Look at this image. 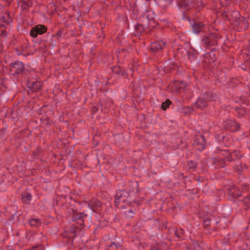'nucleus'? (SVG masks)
I'll return each instance as SVG.
<instances>
[{
    "label": "nucleus",
    "instance_id": "f257e3e1",
    "mask_svg": "<svg viewBox=\"0 0 250 250\" xmlns=\"http://www.w3.org/2000/svg\"><path fill=\"white\" fill-rule=\"evenodd\" d=\"M129 195L125 190H120L117 192L115 196V205L122 208H126V204L129 205L131 203L129 201Z\"/></svg>",
    "mask_w": 250,
    "mask_h": 250
},
{
    "label": "nucleus",
    "instance_id": "f03ea898",
    "mask_svg": "<svg viewBox=\"0 0 250 250\" xmlns=\"http://www.w3.org/2000/svg\"><path fill=\"white\" fill-rule=\"evenodd\" d=\"M214 97L215 95L205 92L198 98V101L196 102V105L197 107L203 109L207 105L209 101L214 100Z\"/></svg>",
    "mask_w": 250,
    "mask_h": 250
},
{
    "label": "nucleus",
    "instance_id": "7ed1b4c3",
    "mask_svg": "<svg viewBox=\"0 0 250 250\" xmlns=\"http://www.w3.org/2000/svg\"><path fill=\"white\" fill-rule=\"evenodd\" d=\"M222 16L223 18L228 19L234 25L238 24L239 20L242 17L239 13L237 11H233L232 12H225L223 13Z\"/></svg>",
    "mask_w": 250,
    "mask_h": 250
},
{
    "label": "nucleus",
    "instance_id": "20e7f679",
    "mask_svg": "<svg viewBox=\"0 0 250 250\" xmlns=\"http://www.w3.org/2000/svg\"><path fill=\"white\" fill-rule=\"evenodd\" d=\"M186 84L184 82H179L175 81L171 82L168 86V88L170 90L171 92H177L182 87H185Z\"/></svg>",
    "mask_w": 250,
    "mask_h": 250
},
{
    "label": "nucleus",
    "instance_id": "39448f33",
    "mask_svg": "<svg viewBox=\"0 0 250 250\" xmlns=\"http://www.w3.org/2000/svg\"><path fill=\"white\" fill-rule=\"evenodd\" d=\"M47 28L44 25H38L32 28L30 35L34 38L37 36L38 34H42L46 32Z\"/></svg>",
    "mask_w": 250,
    "mask_h": 250
},
{
    "label": "nucleus",
    "instance_id": "423d86ee",
    "mask_svg": "<svg viewBox=\"0 0 250 250\" xmlns=\"http://www.w3.org/2000/svg\"><path fill=\"white\" fill-rule=\"evenodd\" d=\"M193 145L194 147L198 150H203L206 145L205 138L202 135L198 136L194 140Z\"/></svg>",
    "mask_w": 250,
    "mask_h": 250
},
{
    "label": "nucleus",
    "instance_id": "0eeeda50",
    "mask_svg": "<svg viewBox=\"0 0 250 250\" xmlns=\"http://www.w3.org/2000/svg\"><path fill=\"white\" fill-rule=\"evenodd\" d=\"M23 63L21 62H18L11 64L10 70L15 73L19 74L23 71Z\"/></svg>",
    "mask_w": 250,
    "mask_h": 250
},
{
    "label": "nucleus",
    "instance_id": "6e6552de",
    "mask_svg": "<svg viewBox=\"0 0 250 250\" xmlns=\"http://www.w3.org/2000/svg\"><path fill=\"white\" fill-rule=\"evenodd\" d=\"M190 24L192 28L193 32L194 33H198L202 31L203 24L201 22H195L194 21H191Z\"/></svg>",
    "mask_w": 250,
    "mask_h": 250
},
{
    "label": "nucleus",
    "instance_id": "1a4fd4ad",
    "mask_svg": "<svg viewBox=\"0 0 250 250\" xmlns=\"http://www.w3.org/2000/svg\"><path fill=\"white\" fill-rule=\"evenodd\" d=\"M28 87L33 91H38L42 86V83L39 81H36L35 82L28 83Z\"/></svg>",
    "mask_w": 250,
    "mask_h": 250
},
{
    "label": "nucleus",
    "instance_id": "9d476101",
    "mask_svg": "<svg viewBox=\"0 0 250 250\" xmlns=\"http://www.w3.org/2000/svg\"><path fill=\"white\" fill-rule=\"evenodd\" d=\"M235 25L238 26V28L241 30H246L248 27L249 21L247 19L242 17L239 20L238 24Z\"/></svg>",
    "mask_w": 250,
    "mask_h": 250
},
{
    "label": "nucleus",
    "instance_id": "9b49d317",
    "mask_svg": "<svg viewBox=\"0 0 250 250\" xmlns=\"http://www.w3.org/2000/svg\"><path fill=\"white\" fill-rule=\"evenodd\" d=\"M18 5L19 7H21L22 10H26L32 5V2L30 0H21Z\"/></svg>",
    "mask_w": 250,
    "mask_h": 250
},
{
    "label": "nucleus",
    "instance_id": "f8f14e48",
    "mask_svg": "<svg viewBox=\"0 0 250 250\" xmlns=\"http://www.w3.org/2000/svg\"><path fill=\"white\" fill-rule=\"evenodd\" d=\"M203 42L207 46L213 45L217 43V41L215 40L213 35L205 37L203 39Z\"/></svg>",
    "mask_w": 250,
    "mask_h": 250
},
{
    "label": "nucleus",
    "instance_id": "ddd939ff",
    "mask_svg": "<svg viewBox=\"0 0 250 250\" xmlns=\"http://www.w3.org/2000/svg\"><path fill=\"white\" fill-rule=\"evenodd\" d=\"M93 211H96V209L101 206L100 202L96 199H93L88 204Z\"/></svg>",
    "mask_w": 250,
    "mask_h": 250
},
{
    "label": "nucleus",
    "instance_id": "4468645a",
    "mask_svg": "<svg viewBox=\"0 0 250 250\" xmlns=\"http://www.w3.org/2000/svg\"><path fill=\"white\" fill-rule=\"evenodd\" d=\"M143 17L148 21H152L154 20V14L151 11L146 10L143 14Z\"/></svg>",
    "mask_w": 250,
    "mask_h": 250
},
{
    "label": "nucleus",
    "instance_id": "2eb2a0df",
    "mask_svg": "<svg viewBox=\"0 0 250 250\" xmlns=\"http://www.w3.org/2000/svg\"><path fill=\"white\" fill-rule=\"evenodd\" d=\"M228 124L229 125L230 129L232 131H237L240 128L239 124L234 121H229Z\"/></svg>",
    "mask_w": 250,
    "mask_h": 250
},
{
    "label": "nucleus",
    "instance_id": "dca6fc26",
    "mask_svg": "<svg viewBox=\"0 0 250 250\" xmlns=\"http://www.w3.org/2000/svg\"><path fill=\"white\" fill-rule=\"evenodd\" d=\"M32 196L29 193H24L22 194V201L25 204H29L31 201Z\"/></svg>",
    "mask_w": 250,
    "mask_h": 250
},
{
    "label": "nucleus",
    "instance_id": "f3484780",
    "mask_svg": "<svg viewBox=\"0 0 250 250\" xmlns=\"http://www.w3.org/2000/svg\"><path fill=\"white\" fill-rule=\"evenodd\" d=\"M192 4V1L189 0H179V5L181 7L187 8L190 7Z\"/></svg>",
    "mask_w": 250,
    "mask_h": 250
},
{
    "label": "nucleus",
    "instance_id": "a211bd4d",
    "mask_svg": "<svg viewBox=\"0 0 250 250\" xmlns=\"http://www.w3.org/2000/svg\"><path fill=\"white\" fill-rule=\"evenodd\" d=\"M162 49L161 44L158 42L152 43L150 47V50L152 52H156Z\"/></svg>",
    "mask_w": 250,
    "mask_h": 250
},
{
    "label": "nucleus",
    "instance_id": "6ab92c4d",
    "mask_svg": "<svg viewBox=\"0 0 250 250\" xmlns=\"http://www.w3.org/2000/svg\"><path fill=\"white\" fill-rule=\"evenodd\" d=\"M72 219L73 220L81 219L83 217V215H84L85 216H86V215L84 214L83 213L79 214L76 211L73 210V209H72Z\"/></svg>",
    "mask_w": 250,
    "mask_h": 250
},
{
    "label": "nucleus",
    "instance_id": "aec40b11",
    "mask_svg": "<svg viewBox=\"0 0 250 250\" xmlns=\"http://www.w3.org/2000/svg\"><path fill=\"white\" fill-rule=\"evenodd\" d=\"M41 224L39 220L36 219H32L29 221V224L32 227H37Z\"/></svg>",
    "mask_w": 250,
    "mask_h": 250
},
{
    "label": "nucleus",
    "instance_id": "412c9836",
    "mask_svg": "<svg viewBox=\"0 0 250 250\" xmlns=\"http://www.w3.org/2000/svg\"><path fill=\"white\" fill-rule=\"evenodd\" d=\"M171 102L170 100H166V102L162 103V104L161 105V108L163 110H165L167 108L168 106L171 104Z\"/></svg>",
    "mask_w": 250,
    "mask_h": 250
},
{
    "label": "nucleus",
    "instance_id": "4be33fe9",
    "mask_svg": "<svg viewBox=\"0 0 250 250\" xmlns=\"http://www.w3.org/2000/svg\"><path fill=\"white\" fill-rule=\"evenodd\" d=\"M214 163L218 167H222L224 166V161L219 159H215L214 160Z\"/></svg>",
    "mask_w": 250,
    "mask_h": 250
},
{
    "label": "nucleus",
    "instance_id": "5701e85b",
    "mask_svg": "<svg viewBox=\"0 0 250 250\" xmlns=\"http://www.w3.org/2000/svg\"><path fill=\"white\" fill-rule=\"evenodd\" d=\"M1 19L2 20V21L4 22H6L7 23H9L11 21V20L8 19V15H6V17H2Z\"/></svg>",
    "mask_w": 250,
    "mask_h": 250
},
{
    "label": "nucleus",
    "instance_id": "b1692460",
    "mask_svg": "<svg viewBox=\"0 0 250 250\" xmlns=\"http://www.w3.org/2000/svg\"><path fill=\"white\" fill-rule=\"evenodd\" d=\"M117 246V245H116L115 243H112L109 247L108 250H115L114 249H116Z\"/></svg>",
    "mask_w": 250,
    "mask_h": 250
},
{
    "label": "nucleus",
    "instance_id": "393cba45",
    "mask_svg": "<svg viewBox=\"0 0 250 250\" xmlns=\"http://www.w3.org/2000/svg\"><path fill=\"white\" fill-rule=\"evenodd\" d=\"M245 202L248 206V208H250V197H248L245 199Z\"/></svg>",
    "mask_w": 250,
    "mask_h": 250
},
{
    "label": "nucleus",
    "instance_id": "a878e982",
    "mask_svg": "<svg viewBox=\"0 0 250 250\" xmlns=\"http://www.w3.org/2000/svg\"><path fill=\"white\" fill-rule=\"evenodd\" d=\"M237 109L238 110V114H239L240 115H244L245 113H246V112L245 111V109H242V108H237Z\"/></svg>",
    "mask_w": 250,
    "mask_h": 250
},
{
    "label": "nucleus",
    "instance_id": "bb28decb",
    "mask_svg": "<svg viewBox=\"0 0 250 250\" xmlns=\"http://www.w3.org/2000/svg\"><path fill=\"white\" fill-rule=\"evenodd\" d=\"M210 219H207L206 220H204V225L206 226V227H207L208 226L209 224H210Z\"/></svg>",
    "mask_w": 250,
    "mask_h": 250
},
{
    "label": "nucleus",
    "instance_id": "cd10ccee",
    "mask_svg": "<svg viewBox=\"0 0 250 250\" xmlns=\"http://www.w3.org/2000/svg\"><path fill=\"white\" fill-rule=\"evenodd\" d=\"M196 167V165L192 162L189 165V168H194Z\"/></svg>",
    "mask_w": 250,
    "mask_h": 250
},
{
    "label": "nucleus",
    "instance_id": "c85d7f7f",
    "mask_svg": "<svg viewBox=\"0 0 250 250\" xmlns=\"http://www.w3.org/2000/svg\"><path fill=\"white\" fill-rule=\"evenodd\" d=\"M232 194H233V195H232V196H233V197H236V196H237V197H239V196H241V195L240 194H239L238 193H236V194H235V193H232Z\"/></svg>",
    "mask_w": 250,
    "mask_h": 250
},
{
    "label": "nucleus",
    "instance_id": "c756f323",
    "mask_svg": "<svg viewBox=\"0 0 250 250\" xmlns=\"http://www.w3.org/2000/svg\"><path fill=\"white\" fill-rule=\"evenodd\" d=\"M214 55L213 53L212 54H210L209 55V57L212 58V61L213 62H215V61L213 60V59L212 58V57H214Z\"/></svg>",
    "mask_w": 250,
    "mask_h": 250
},
{
    "label": "nucleus",
    "instance_id": "7c9ffc66",
    "mask_svg": "<svg viewBox=\"0 0 250 250\" xmlns=\"http://www.w3.org/2000/svg\"><path fill=\"white\" fill-rule=\"evenodd\" d=\"M5 35V32L4 30H2L1 33H0V35L3 36Z\"/></svg>",
    "mask_w": 250,
    "mask_h": 250
},
{
    "label": "nucleus",
    "instance_id": "2f4dec72",
    "mask_svg": "<svg viewBox=\"0 0 250 250\" xmlns=\"http://www.w3.org/2000/svg\"><path fill=\"white\" fill-rule=\"evenodd\" d=\"M175 234L176 235V236L178 237V238H179L180 237V235L177 232V231H175Z\"/></svg>",
    "mask_w": 250,
    "mask_h": 250
},
{
    "label": "nucleus",
    "instance_id": "473e14b6",
    "mask_svg": "<svg viewBox=\"0 0 250 250\" xmlns=\"http://www.w3.org/2000/svg\"><path fill=\"white\" fill-rule=\"evenodd\" d=\"M97 110V108L96 107H94L93 108V111L96 112Z\"/></svg>",
    "mask_w": 250,
    "mask_h": 250
},
{
    "label": "nucleus",
    "instance_id": "72a5a7b5",
    "mask_svg": "<svg viewBox=\"0 0 250 250\" xmlns=\"http://www.w3.org/2000/svg\"><path fill=\"white\" fill-rule=\"evenodd\" d=\"M128 213H131V215H130V216H132V215L133 214L132 211L131 210H130L128 211Z\"/></svg>",
    "mask_w": 250,
    "mask_h": 250
},
{
    "label": "nucleus",
    "instance_id": "f704fd0d",
    "mask_svg": "<svg viewBox=\"0 0 250 250\" xmlns=\"http://www.w3.org/2000/svg\"><path fill=\"white\" fill-rule=\"evenodd\" d=\"M233 153H234L235 155H237V152L236 151H235Z\"/></svg>",
    "mask_w": 250,
    "mask_h": 250
},
{
    "label": "nucleus",
    "instance_id": "c9c22d12",
    "mask_svg": "<svg viewBox=\"0 0 250 250\" xmlns=\"http://www.w3.org/2000/svg\"><path fill=\"white\" fill-rule=\"evenodd\" d=\"M156 249L157 250H158V249H160V247H156Z\"/></svg>",
    "mask_w": 250,
    "mask_h": 250
}]
</instances>
